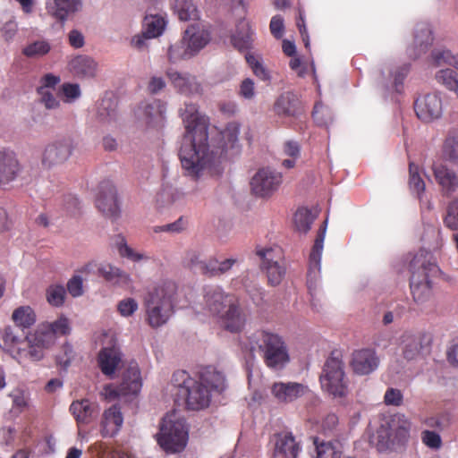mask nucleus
<instances>
[{
  "mask_svg": "<svg viewBox=\"0 0 458 458\" xmlns=\"http://www.w3.org/2000/svg\"><path fill=\"white\" fill-rule=\"evenodd\" d=\"M185 132L179 150V157L186 174L199 178L204 172H219L222 156L237 147L240 133L239 125L229 123L221 132L222 146L210 148L208 144V119L199 113L195 104L185 103L181 109Z\"/></svg>",
  "mask_w": 458,
  "mask_h": 458,
  "instance_id": "obj_1",
  "label": "nucleus"
},
{
  "mask_svg": "<svg viewBox=\"0 0 458 458\" xmlns=\"http://www.w3.org/2000/svg\"><path fill=\"white\" fill-rule=\"evenodd\" d=\"M172 384L177 388L178 399L183 401L190 411H201L211 403L212 391L222 392L225 377L212 366L201 369L195 377L186 370H177L172 376Z\"/></svg>",
  "mask_w": 458,
  "mask_h": 458,
  "instance_id": "obj_2",
  "label": "nucleus"
},
{
  "mask_svg": "<svg viewBox=\"0 0 458 458\" xmlns=\"http://www.w3.org/2000/svg\"><path fill=\"white\" fill-rule=\"evenodd\" d=\"M242 348L252 358L259 354L265 365L274 370L282 369L290 361L284 338L269 330L257 329L250 333L242 342Z\"/></svg>",
  "mask_w": 458,
  "mask_h": 458,
  "instance_id": "obj_3",
  "label": "nucleus"
},
{
  "mask_svg": "<svg viewBox=\"0 0 458 458\" xmlns=\"http://www.w3.org/2000/svg\"><path fill=\"white\" fill-rule=\"evenodd\" d=\"M177 285L171 280L157 284L144 297L145 320L152 328L165 325L174 311Z\"/></svg>",
  "mask_w": 458,
  "mask_h": 458,
  "instance_id": "obj_4",
  "label": "nucleus"
},
{
  "mask_svg": "<svg viewBox=\"0 0 458 458\" xmlns=\"http://www.w3.org/2000/svg\"><path fill=\"white\" fill-rule=\"evenodd\" d=\"M321 387L334 397H344L348 394V380L344 372L342 352L334 350L327 359L319 377Z\"/></svg>",
  "mask_w": 458,
  "mask_h": 458,
  "instance_id": "obj_5",
  "label": "nucleus"
},
{
  "mask_svg": "<svg viewBox=\"0 0 458 458\" xmlns=\"http://www.w3.org/2000/svg\"><path fill=\"white\" fill-rule=\"evenodd\" d=\"M410 287L417 303L428 301L429 295V258L426 249H420L410 263Z\"/></svg>",
  "mask_w": 458,
  "mask_h": 458,
  "instance_id": "obj_6",
  "label": "nucleus"
},
{
  "mask_svg": "<svg viewBox=\"0 0 458 458\" xmlns=\"http://www.w3.org/2000/svg\"><path fill=\"white\" fill-rule=\"evenodd\" d=\"M157 439L160 447L166 453L182 452L188 440L185 421L181 419L173 420L170 417L164 418Z\"/></svg>",
  "mask_w": 458,
  "mask_h": 458,
  "instance_id": "obj_7",
  "label": "nucleus"
},
{
  "mask_svg": "<svg viewBox=\"0 0 458 458\" xmlns=\"http://www.w3.org/2000/svg\"><path fill=\"white\" fill-rule=\"evenodd\" d=\"M410 428L411 423L404 415H394L378 428V445L384 449L403 445L409 438Z\"/></svg>",
  "mask_w": 458,
  "mask_h": 458,
  "instance_id": "obj_8",
  "label": "nucleus"
},
{
  "mask_svg": "<svg viewBox=\"0 0 458 458\" xmlns=\"http://www.w3.org/2000/svg\"><path fill=\"white\" fill-rule=\"evenodd\" d=\"M257 255L261 259V267L267 273L268 284H280L285 276V267L282 250L278 247L260 249Z\"/></svg>",
  "mask_w": 458,
  "mask_h": 458,
  "instance_id": "obj_9",
  "label": "nucleus"
},
{
  "mask_svg": "<svg viewBox=\"0 0 458 458\" xmlns=\"http://www.w3.org/2000/svg\"><path fill=\"white\" fill-rule=\"evenodd\" d=\"M142 386L140 370L137 363H131L122 376L119 385H108L105 391L108 397L117 398L122 396L137 395Z\"/></svg>",
  "mask_w": 458,
  "mask_h": 458,
  "instance_id": "obj_10",
  "label": "nucleus"
},
{
  "mask_svg": "<svg viewBox=\"0 0 458 458\" xmlns=\"http://www.w3.org/2000/svg\"><path fill=\"white\" fill-rule=\"evenodd\" d=\"M0 347L19 360H29L27 335L12 327L5 326L0 330Z\"/></svg>",
  "mask_w": 458,
  "mask_h": 458,
  "instance_id": "obj_11",
  "label": "nucleus"
},
{
  "mask_svg": "<svg viewBox=\"0 0 458 458\" xmlns=\"http://www.w3.org/2000/svg\"><path fill=\"white\" fill-rule=\"evenodd\" d=\"M95 203L106 217L117 219L120 216L117 191L112 182L103 181L99 183Z\"/></svg>",
  "mask_w": 458,
  "mask_h": 458,
  "instance_id": "obj_12",
  "label": "nucleus"
},
{
  "mask_svg": "<svg viewBox=\"0 0 458 458\" xmlns=\"http://www.w3.org/2000/svg\"><path fill=\"white\" fill-rule=\"evenodd\" d=\"M55 342V338L47 325L40 324L34 334L27 335L29 360H40L44 357V350L49 348Z\"/></svg>",
  "mask_w": 458,
  "mask_h": 458,
  "instance_id": "obj_13",
  "label": "nucleus"
},
{
  "mask_svg": "<svg viewBox=\"0 0 458 458\" xmlns=\"http://www.w3.org/2000/svg\"><path fill=\"white\" fill-rule=\"evenodd\" d=\"M282 182L281 174L268 168L259 169L252 177L250 187L259 197H268L275 192Z\"/></svg>",
  "mask_w": 458,
  "mask_h": 458,
  "instance_id": "obj_14",
  "label": "nucleus"
},
{
  "mask_svg": "<svg viewBox=\"0 0 458 458\" xmlns=\"http://www.w3.org/2000/svg\"><path fill=\"white\" fill-rule=\"evenodd\" d=\"M310 392L307 386L297 382H275L270 386L273 399L278 404H288L295 402Z\"/></svg>",
  "mask_w": 458,
  "mask_h": 458,
  "instance_id": "obj_15",
  "label": "nucleus"
},
{
  "mask_svg": "<svg viewBox=\"0 0 458 458\" xmlns=\"http://www.w3.org/2000/svg\"><path fill=\"white\" fill-rule=\"evenodd\" d=\"M272 458H297L301 451L300 444L292 432L275 433L270 438Z\"/></svg>",
  "mask_w": 458,
  "mask_h": 458,
  "instance_id": "obj_16",
  "label": "nucleus"
},
{
  "mask_svg": "<svg viewBox=\"0 0 458 458\" xmlns=\"http://www.w3.org/2000/svg\"><path fill=\"white\" fill-rule=\"evenodd\" d=\"M224 328L231 333L241 332L247 322V314L236 297L219 315Z\"/></svg>",
  "mask_w": 458,
  "mask_h": 458,
  "instance_id": "obj_17",
  "label": "nucleus"
},
{
  "mask_svg": "<svg viewBox=\"0 0 458 458\" xmlns=\"http://www.w3.org/2000/svg\"><path fill=\"white\" fill-rule=\"evenodd\" d=\"M235 298L220 286H208L204 289L205 308L213 315L219 316Z\"/></svg>",
  "mask_w": 458,
  "mask_h": 458,
  "instance_id": "obj_18",
  "label": "nucleus"
},
{
  "mask_svg": "<svg viewBox=\"0 0 458 458\" xmlns=\"http://www.w3.org/2000/svg\"><path fill=\"white\" fill-rule=\"evenodd\" d=\"M61 78L53 73H47L39 80V86L37 88L39 102L47 109H56L60 106V101L55 96V87L60 83Z\"/></svg>",
  "mask_w": 458,
  "mask_h": 458,
  "instance_id": "obj_19",
  "label": "nucleus"
},
{
  "mask_svg": "<svg viewBox=\"0 0 458 458\" xmlns=\"http://www.w3.org/2000/svg\"><path fill=\"white\" fill-rule=\"evenodd\" d=\"M379 364L376 352L369 348L357 350L352 353L351 367L358 375H368L374 371Z\"/></svg>",
  "mask_w": 458,
  "mask_h": 458,
  "instance_id": "obj_20",
  "label": "nucleus"
},
{
  "mask_svg": "<svg viewBox=\"0 0 458 458\" xmlns=\"http://www.w3.org/2000/svg\"><path fill=\"white\" fill-rule=\"evenodd\" d=\"M21 171V165L10 149L0 148V184H8L14 181Z\"/></svg>",
  "mask_w": 458,
  "mask_h": 458,
  "instance_id": "obj_21",
  "label": "nucleus"
},
{
  "mask_svg": "<svg viewBox=\"0 0 458 458\" xmlns=\"http://www.w3.org/2000/svg\"><path fill=\"white\" fill-rule=\"evenodd\" d=\"M72 154V144L68 140L58 141L48 145L43 153L42 164L50 168L64 163Z\"/></svg>",
  "mask_w": 458,
  "mask_h": 458,
  "instance_id": "obj_22",
  "label": "nucleus"
},
{
  "mask_svg": "<svg viewBox=\"0 0 458 458\" xmlns=\"http://www.w3.org/2000/svg\"><path fill=\"white\" fill-rule=\"evenodd\" d=\"M80 0H46L47 13L62 24L68 17L79 11Z\"/></svg>",
  "mask_w": 458,
  "mask_h": 458,
  "instance_id": "obj_23",
  "label": "nucleus"
},
{
  "mask_svg": "<svg viewBox=\"0 0 458 458\" xmlns=\"http://www.w3.org/2000/svg\"><path fill=\"white\" fill-rule=\"evenodd\" d=\"M189 48L196 55L210 40V32L205 26L195 23L190 25L182 36Z\"/></svg>",
  "mask_w": 458,
  "mask_h": 458,
  "instance_id": "obj_24",
  "label": "nucleus"
},
{
  "mask_svg": "<svg viewBox=\"0 0 458 458\" xmlns=\"http://www.w3.org/2000/svg\"><path fill=\"white\" fill-rule=\"evenodd\" d=\"M255 32L250 22L245 19L239 21L234 33L232 34L230 41L233 47L240 52L248 51L252 48Z\"/></svg>",
  "mask_w": 458,
  "mask_h": 458,
  "instance_id": "obj_25",
  "label": "nucleus"
},
{
  "mask_svg": "<svg viewBox=\"0 0 458 458\" xmlns=\"http://www.w3.org/2000/svg\"><path fill=\"white\" fill-rule=\"evenodd\" d=\"M98 366L102 373L107 377H113L122 362V353L118 347H104L98 356Z\"/></svg>",
  "mask_w": 458,
  "mask_h": 458,
  "instance_id": "obj_26",
  "label": "nucleus"
},
{
  "mask_svg": "<svg viewBox=\"0 0 458 458\" xmlns=\"http://www.w3.org/2000/svg\"><path fill=\"white\" fill-rule=\"evenodd\" d=\"M123 422V414L118 405L114 404L106 410L101 420V435L104 437H114L121 429Z\"/></svg>",
  "mask_w": 458,
  "mask_h": 458,
  "instance_id": "obj_27",
  "label": "nucleus"
},
{
  "mask_svg": "<svg viewBox=\"0 0 458 458\" xmlns=\"http://www.w3.org/2000/svg\"><path fill=\"white\" fill-rule=\"evenodd\" d=\"M274 110L279 116H297L301 112V104L295 94L288 91L276 99Z\"/></svg>",
  "mask_w": 458,
  "mask_h": 458,
  "instance_id": "obj_28",
  "label": "nucleus"
},
{
  "mask_svg": "<svg viewBox=\"0 0 458 458\" xmlns=\"http://www.w3.org/2000/svg\"><path fill=\"white\" fill-rule=\"evenodd\" d=\"M70 72L76 77L92 78L98 72V64L88 55H77L69 62Z\"/></svg>",
  "mask_w": 458,
  "mask_h": 458,
  "instance_id": "obj_29",
  "label": "nucleus"
},
{
  "mask_svg": "<svg viewBox=\"0 0 458 458\" xmlns=\"http://www.w3.org/2000/svg\"><path fill=\"white\" fill-rule=\"evenodd\" d=\"M166 76L173 85L182 93L193 94L200 92V84L198 83L196 78L191 74H182L177 71L168 69L166 71Z\"/></svg>",
  "mask_w": 458,
  "mask_h": 458,
  "instance_id": "obj_30",
  "label": "nucleus"
},
{
  "mask_svg": "<svg viewBox=\"0 0 458 458\" xmlns=\"http://www.w3.org/2000/svg\"><path fill=\"white\" fill-rule=\"evenodd\" d=\"M327 220L326 219L317 232L316 239L309 258V275L320 271L321 255L324 247Z\"/></svg>",
  "mask_w": 458,
  "mask_h": 458,
  "instance_id": "obj_31",
  "label": "nucleus"
},
{
  "mask_svg": "<svg viewBox=\"0 0 458 458\" xmlns=\"http://www.w3.org/2000/svg\"><path fill=\"white\" fill-rule=\"evenodd\" d=\"M435 178L445 195L458 190V174L452 169L441 166L434 171Z\"/></svg>",
  "mask_w": 458,
  "mask_h": 458,
  "instance_id": "obj_32",
  "label": "nucleus"
},
{
  "mask_svg": "<svg viewBox=\"0 0 458 458\" xmlns=\"http://www.w3.org/2000/svg\"><path fill=\"white\" fill-rule=\"evenodd\" d=\"M98 410V405L88 399L76 400L70 405V411L78 423H89Z\"/></svg>",
  "mask_w": 458,
  "mask_h": 458,
  "instance_id": "obj_33",
  "label": "nucleus"
},
{
  "mask_svg": "<svg viewBox=\"0 0 458 458\" xmlns=\"http://www.w3.org/2000/svg\"><path fill=\"white\" fill-rule=\"evenodd\" d=\"M429 344V339L425 334L411 335L405 340L403 357L406 360H415L420 356L422 351Z\"/></svg>",
  "mask_w": 458,
  "mask_h": 458,
  "instance_id": "obj_34",
  "label": "nucleus"
},
{
  "mask_svg": "<svg viewBox=\"0 0 458 458\" xmlns=\"http://www.w3.org/2000/svg\"><path fill=\"white\" fill-rule=\"evenodd\" d=\"M314 445L317 450V458H342L343 445L338 440L326 442L315 437Z\"/></svg>",
  "mask_w": 458,
  "mask_h": 458,
  "instance_id": "obj_35",
  "label": "nucleus"
},
{
  "mask_svg": "<svg viewBox=\"0 0 458 458\" xmlns=\"http://www.w3.org/2000/svg\"><path fill=\"white\" fill-rule=\"evenodd\" d=\"M36 319V313L30 306L18 307L12 314V320L22 332L30 328L35 324Z\"/></svg>",
  "mask_w": 458,
  "mask_h": 458,
  "instance_id": "obj_36",
  "label": "nucleus"
},
{
  "mask_svg": "<svg viewBox=\"0 0 458 458\" xmlns=\"http://www.w3.org/2000/svg\"><path fill=\"white\" fill-rule=\"evenodd\" d=\"M166 21L159 14L146 15L143 21V30L148 38L159 37L165 30Z\"/></svg>",
  "mask_w": 458,
  "mask_h": 458,
  "instance_id": "obj_37",
  "label": "nucleus"
},
{
  "mask_svg": "<svg viewBox=\"0 0 458 458\" xmlns=\"http://www.w3.org/2000/svg\"><path fill=\"white\" fill-rule=\"evenodd\" d=\"M195 56L189 48L183 38L172 44L167 50V57L170 63H177L182 60H188Z\"/></svg>",
  "mask_w": 458,
  "mask_h": 458,
  "instance_id": "obj_38",
  "label": "nucleus"
},
{
  "mask_svg": "<svg viewBox=\"0 0 458 458\" xmlns=\"http://www.w3.org/2000/svg\"><path fill=\"white\" fill-rule=\"evenodd\" d=\"M442 152L445 159L458 164V128L448 132L443 144Z\"/></svg>",
  "mask_w": 458,
  "mask_h": 458,
  "instance_id": "obj_39",
  "label": "nucleus"
},
{
  "mask_svg": "<svg viewBox=\"0 0 458 458\" xmlns=\"http://www.w3.org/2000/svg\"><path fill=\"white\" fill-rule=\"evenodd\" d=\"M236 262L237 260L235 259H226L220 262L216 259H208V264L205 265L203 267L206 276L209 277L220 276L228 272Z\"/></svg>",
  "mask_w": 458,
  "mask_h": 458,
  "instance_id": "obj_40",
  "label": "nucleus"
},
{
  "mask_svg": "<svg viewBox=\"0 0 458 458\" xmlns=\"http://www.w3.org/2000/svg\"><path fill=\"white\" fill-rule=\"evenodd\" d=\"M98 271L106 281L114 284H127L130 281L127 273L110 264L102 265Z\"/></svg>",
  "mask_w": 458,
  "mask_h": 458,
  "instance_id": "obj_41",
  "label": "nucleus"
},
{
  "mask_svg": "<svg viewBox=\"0 0 458 458\" xmlns=\"http://www.w3.org/2000/svg\"><path fill=\"white\" fill-rule=\"evenodd\" d=\"M409 188L421 201V196L425 191L426 184L419 174V166L412 161L409 162Z\"/></svg>",
  "mask_w": 458,
  "mask_h": 458,
  "instance_id": "obj_42",
  "label": "nucleus"
},
{
  "mask_svg": "<svg viewBox=\"0 0 458 458\" xmlns=\"http://www.w3.org/2000/svg\"><path fill=\"white\" fill-rule=\"evenodd\" d=\"M174 8L181 21L196 20L198 10L192 0H174Z\"/></svg>",
  "mask_w": 458,
  "mask_h": 458,
  "instance_id": "obj_43",
  "label": "nucleus"
},
{
  "mask_svg": "<svg viewBox=\"0 0 458 458\" xmlns=\"http://www.w3.org/2000/svg\"><path fill=\"white\" fill-rule=\"evenodd\" d=\"M147 123L151 126H157L163 123L165 119V110L163 105L159 101H154L148 104L144 108Z\"/></svg>",
  "mask_w": 458,
  "mask_h": 458,
  "instance_id": "obj_44",
  "label": "nucleus"
},
{
  "mask_svg": "<svg viewBox=\"0 0 458 458\" xmlns=\"http://www.w3.org/2000/svg\"><path fill=\"white\" fill-rule=\"evenodd\" d=\"M437 81L447 89L454 91L458 97V74L452 69H444L435 75Z\"/></svg>",
  "mask_w": 458,
  "mask_h": 458,
  "instance_id": "obj_45",
  "label": "nucleus"
},
{
  "mask_svg": "<svg viewBox=\"0 0 458 458\" xmlns=\"http://www.w3.org/2000/svg\"><path fill=\"white\" fill-rule=\"evenodd\" d=\"M315 216L306 208H298L294 214V224L299 232L306 233L310 231Z\"/></svg>",
  "mask_w": 458,
  "mask_h": 458,
  "instance_id": "obj_46",
  "label": "nucleus"
},
{
  "mask_svg": "<svg viewBox=\"0 0 458 458\" xmlns=\"http://www.w3.org/2000/svg\"><path fill=\"white\" fill-rule=\"evenodd\" d=\"M47 302L55 307H60L64 304L66 290L61 284H52L48 286L46 292Z\"/></svg>",
  "mask_w": 458,
  "mask_h": 458,
  "instance_id": "obj_47",
  "label": "nucleus"
},
{
  "mask_svg": "<svg viewBox=\"0 0 458 458\" xmlns=\"http://www.w3.org/2000/svg\"><path fill=\"white\" fill-rule=\"evenodd\" d=\"M118 238L120 239V242H117V250L121 257L126 258L134 262L148 259V256L143 253L136 252L133 249L128 246L123 236L119 235Z\"/></svg>",
  "mask_w": 458,
  "mask_h": 458,
  "instance_id": "obj_48",
  "label": "nucleus"
},
{
  "mask_svg": "<svg viewBox=\"0 0 458 458\" xmlns=\"http://www.w3.org/2000/svg\"><path fill=\"white\" fill-rule=\"evenodd\" d=\"M47 327L49 328L54 337L56 339L58 336L67 335L71 332V326L69 319L61 316L53 322H46Z\"/></svg>",
  "mask_w": 458,
  "mask_h": 458,
  "instance_id": "obj_49",
  "label": "nucleus"
},
{
  "mask_svg": "<svg viewBox=\"0 0 458 458\" xmlns=\"http://www.w3.org/2000/svg\"><path fill=\"white\" fill-rule=\"evenodd\" d=\"M183 263L190 268L199 269L201 274L206 276V272L203 267L208 264V260L203 261L201 259V254L199 251L194 250H188L183 258Z\"/></svg>",
  "mask_w": 458,
  "mask_h": 458,
  "instance_id": "obj_50",
  "label": "nucleus"
},
{
  "mask_svg": "<svg viewBox=\"0 0 458 458\" xmlns=\"http://www.w3.org/2000/svg\"><path fill=\"white\" fill-rule=\"evenodd\" d=\"M247 64L251 68L253 73L262 81H269L270 75L268 71L264 67L262 63L252 54L247 53L245 55Z\"/></svg>",
  "mask_w": 458,
  "mask_h": 458,
  "instance_id": "obj_51",
  "label": "nucleus"
},
{
  "mask_svg": "<svg viewBox=\"0 0 458 458\" xmlns=\"http://www.w3.org/2000/svg\"><path fill=\"white\" fill-rule=\"evenodd\" d=\"M50 45L44 40L35 41L28 45L22 53L28 57H37L47 55L50 51Z\"/></svg>",
  "mask_w": 458,
  "mask_h": 458,
  "instance_id": "obj_52",
  "label": "nucleus"
},
{
  "mask_svg": "<svg viewBox=\"0 0 458 458\" xmlns=\"http://www.w3.org/2000/svg\"><path fill=\"white\" fill-rule=\"evenodd\" d=\"M445 224L452 230H458V196L447 206Z\"/></svg>",
  "mask_w": 458,
  "mask_h": 458,
  "instance_id": "obj_53",
  "label": "nucleus"
},
{
  "mask_svg": "<svg viewBox=\"0 0 458 458\" xmlns=\"http://www.w3.org/2000/svg\"><path fill=\"white\" fill-rule=\"evenodd\" d=\"M454 60V56L448 49L434 47L431 50V64L433 63L437 65H441L444 64H453Z\"/></svg>",
  "mask_w": 458,
  "mask_h": 458,
  "instance_id": "obj_54",
  "label": "nucleus"
},
{
  "mask_svg": "<svg viewBox=\"0 0 458 458\" xmlns=\"http://www.w3.org/2000/svg\"><path fill=\"white\" fill-rule=\"evenodd\" d=\"M188 226V220L183 217L180 216L176 221L174 223H170L165 225L156 226L154 228L155 233H161V232H167L172 233H179L184 231Z\"/></svg>",
  "mask_w": 458,
  "mask_h": 458,
  "instance_id": "obj_55",
  "label": "nucleus"
},
{
  "mask_svg": "<svg viewBox=\"0 0 458 458\" xmlns=\"http://www.w3.org/2000/svg\"><path fill=\"white\" fill-rule=\"evenodd\" d=\"M414 111L417 117L425 122H429V105L428 104V95L418 98L414 102Z\"/></svg>",
  "mask_w": 458,
  "mask_h": 458,
  "instance_id": "obj_56",
  "label": "nucleus"
},
{
  "mask_svg": "<svg viewBox=\"0 0 458 458\" xmlns=\"http://www.w3.org/2000/svg\"><path fill=\"white\" fill-rule=\"evenodd\" d=\"M138 307V302L133 298H125L118 302L117 310L123 317H130Z\"/></svg>",
  "mask_w": 458,
  "mask_h": 458,
  "instance_id": "obj_57",
  "label": "nucleus"
},
{
  "mask_svg": "<svg viewBox=\"0 0 458 458\" xmlns=\"http://www.w3.org/2000/svg\"><path fill=\"white\" fill-rule=\"evenodd\" d=\"M384 402L386 405L401 406L403 402V395L401 390L390 387L384 395Z\"/></svg>",
  "mask_w": 458,
  "mask_h": 458,
  "instance_id": "obj_58",
  "label": "nucleus"
},
{
  "mask_svg": "<svg viewBox=\"0 0 458 458\" xmlns=\"http://www.w3.org/2000/svg\"><path fill=\"white\" fill-rule=\"evenodd\" d=\"M410 71L409 64H403L402 66L397 67L393 72L394 77V87L396 92H401L403 89V81L408 75Z\"/></svg>",
  "mask_w": 458,
  "mask_h": 458,
  "instance_id": "obj_59",
  "label": "nucleus"
},
{
  "mask_svg": "<svg viewBox=\"0 0 458 458\" xmlns=\"http://www.w3.org/2000/svg\"><path fill=\"white\" fill-rule=\"evenodd\" d=\"M99 115L103 121L111 122L115 120L117 115L115 105L110 100H103L99 109Z\"/></svg>",
  "mask_w": 458,
  "mask_h": 458,
  "instance_id": "obj_60",
  "label": "nucleus"
},
{
  "mask_svg": "<svg viewBox=\"0 0 458 458\" xmlns=\"http://www.w3.org/2000/svg\"><path fill=\"white\" fill-rule=\"evenodd\" d=\"M67 291L72 297L83 294V280L81 276H73L67 283Z\"/></svg>",
  "mask_w": 458,
  "mask_h": 458,
  "instance_id": "obj_61",
  "label": "nucleus"
},
{
  "mask_svg": "<svg viewBox=\"0 0 458 458\" xmlns=\"http://www.w3.org/2000/svg\"><path fill=\"white\" fill-rule=\"evenodd\" d=\"M446 360L453 367H458V336L449 342L446 348Z\"/></svg>",
  "mask_w": 458,
  "mask_h": 458,
  "instance_id": "obj_62",
  "label": "nucleus"
},
{
  "mask_svg": "<svg viewBox=\"0 0 458 458\" xmlns=\"http://www.w3.org/2000/svg\"><path fill=\"white\" fill-rule=\"evenodd\" d=\"M73 356L72 345L66 344L62 346V353L56 356V361L61 367L66 369L70 365Z\"/></svg>",
  "mask_w": 458,
  "mask_h": 458,
  "instance_id": "obj_63",
  "label": "nucleus"
},
{
  "mask_svg": "<svg viewBox=\"0 0 458 458\" xmlns=\"http://www.w3.org/2000/svg\"><path fill=\"white\" fill-rule=\"evenodd\" d=\"M62 92L65 98V102H72L81 96L80 86L76 83H64Z\"/></svg>",
  "mask_w": 458,
  "mask_h": 458,
  "instance_id": "obj_64",
  "label": "nucleus"
}]
</instances>
